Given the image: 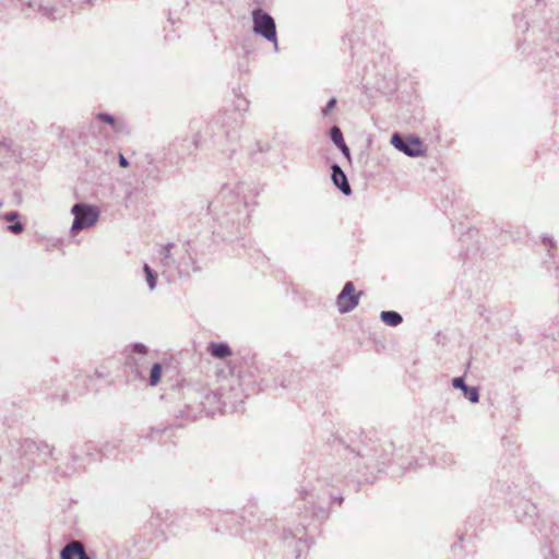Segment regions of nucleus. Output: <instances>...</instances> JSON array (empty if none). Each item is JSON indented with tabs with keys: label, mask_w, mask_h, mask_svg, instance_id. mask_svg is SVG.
Listing matches in <instances>:
<instances>
[{
	"label": "nucleus",
	"mask_w": 559,
	"mask_h": 559,
	"mask_svg": "<svg viewBox=\"0 0 559 559\" xmlns=\"http://www.w3.org/2000/svg\"><path fill=\"white\" fill-rule=\"evenodd\" d=\"M203 386L185 385L182 386V405L178 408L175 417L185 423L197 420L203 413Z\"/></svg>",
	"instance_id": "obj_5"
},
{
	"label": "nucleus",
	"mask_w": 559,
	"mask_h": 559,
	"mask_svg": "<svg viewBox=\"0 0 559 559\" xmlns=\"http://www.w3.org/2000/svg\"><path fill=\"white\" fill-rule=\"evenodd\" d=\"M536 4L535 2V7L525 5L521 12L513 13L512 19L518 34L524 35L532 26L538 25Z\"/></svg>",
	"instance_id": "obj_11"
},
{
	"label": "nucleus",
	"mask_w": 559,
	"mask_h": 559,
	"mask_svg": "<svg viewBox=\"0 0 559 559\" xmlns=\"http://www.w3.org/2000/svg\"><path fill=\"white\" fill-rule=\"evenodd\" d=\"M249 108V100L237 96L231 111H219L206 126L205 133L215 143L221 144L223 140L234 143L239 139V128L242 123V114Z\"/></svg>",
	"instance_id": "obj_4"
},
{
	"label": "nucleus",
	"mask_w": 559,
	"mask_h": 559,
	"mask_svg": "<svg viewBox=\"0 0 559 559\" xmlns=\"http://www.w3.org/2000/svg\"><path fill=\"white\" fill-rule=\"evenodd\" d=\"M133 557L129 543L114 546L107 551V559H132Z\"/></svg>",
	"instance_id": "obj_26"
},
{
	"label": "nucleus",
	"mask_w": 559,
	"mask_h": 559,
	"mask_svg": "<svg viewBox=\"0 0 559 559\" xmlns=\"http://www.w3.org/2000/svg\"><path fill=\"white\" fill-rule=\"evenodd\" d=\"M24 449L31 453H37L38 459L44 462L53 455V448L45 441L26 440Z\"/></svg>",
	"instance_id": "obj_19"
},
{
	"label": "nucleus",
	"mask_w": 559,
	"mask_h": 559,
	"mask_svg": "<svg viewBox=\"0 0 559 559\" xmlns=\"http://www.w3.org/2000/svg\"><path fill=\"white\" fill-rule=\"evenodd\" d=\"M390 142L394 148L408 157H420L425 155L423 142L416 135H403L395 132L391 135Z\"/></svg>",
	"instance_id": "obj_10"
},
{
	"label": "nucleus",
	"mask_w": 559,
	"mask_h": 559,
	"mask_svg": "<svg viewBox=\"0 0 559 559\" xmlns=\"http://www.w3.org/2000/svg\"><path fill=\"white\" fill-rule=\"evenodd\" d=\"M143 271L146 277L148 288L151 290L155 289L157 285V273L146 263L143 266Z\"/></svg>",
	"instance_id": "obj_33"
},
{
	"label": "nucleus",
	"mask_w": 559,
	"mask_h": 559,
	"mask_svg": "<svg viewBox=\"0 0 559 559\" xmlns=\"http://www.w3.org/2000/svg\"><path fill=\"white\" fill-rule=\"evenodd\" d=\"M343 500H344L343 496H341V495H337V496L332 495V504L337 503L338 506H341L343 503Z\"/></svg>",
	"instance_id": "obj_41"
},
{
	"label": "nucleus",
	"mask_w": 559,
	"mask_h": 559,
	"mask_svg": "<svg viewBox=\"0 0 559 559\" xmlns=\"http://www.w3.org/2000/svg\"><path fill=\"white\" fill-rule=\"evenodd\" d=\"M148 353V348L143 343H132L130 345V353L127 356V364L129 366H135L138 367L140 364H142Z\"/></svg>",
	"instance_id": "obj_20"
},
{
	"label": "nucleus",
	"mask_w": 559,
	"mask_h": 559,
	"mask_svg": "<svg viewBox=\"0 0 559 559\" xmlns=\"http://www.w3.org/2000/svg\"><path fill=\"white\" fill-rule=\"evenodd\" d=\"M163 366L160 362H154L150 370V378H148V384L151 386H155L159 381L162 377Z\"/></svg>",
	"instance_id": "obj_31"
},
{
	"label": "nucleus",
	"mask_w": 559,
	"mask_h": 559,
	"mask_svg": "<svg viewBox=\"0 0 559 559\" xmlns=\"http://www.w3.org/2000/svg\"><path fill=\"white\" fill-rule=\"evenodd\" d=\"M20 213L16 211L0 213V218L10 222L7 229L13 235H20L24 231V225L20 221Z\"/></svg>",
	"instance_id": "obj_24"
},
{
	"label": "nucleus",
	"mask_w": 559,
	"mask_h": 559,
	"mask_svg": "<svg viewBox=\"0 0 559 559\" xmlns=\"http://www.w3.org/2000/svg\"><path fill=\"white\" fill-rule=\"evenodd\" d=\"M380 320L388 326H397L403 322L401 313L394 310H383L380 312Z\"/></svg>",
	"instance_id": "obj_27"
},
{
	"label": "nucleus",
	"mask_w": 559,
	"mask_h": 559,
	"mask_svg": "<svg viewBox=\"0 0 559 559\" xmlns=\"http://www.w3.org/2000/svg\"><path fill=\"white\" fill-rule=\"evenodd\" d=\"M173 242H168L167 245L163 246L159 250L160 261L164 266H170L173 263L171 259V249L174 248Z\"/></svg>",
	"instance_id": "obj_32"
},
{
	"label": "nucleus",
	"mask_w": 559,
	"mask_h": 559,
	"mask_svg": "<svg viewBox=\"0 0 559 559\" xmlns=\"http://www.w3.org/2000/svg\"><path fill=\"white\" fill-rule=\"evenodd\" d=\"M543 243L545 245L547 249V254L549 259H554L555 257V250H556V242L552 237L545 235L543 237Z\"/></svg>",
	"instance_id": "obj_35"
},
{
	"label": "nucleus",
	"mask_w": 559,
	"mask_h": 559,
	"mask_svg": "<svg viewBox=\"0 0 559 559\" xmlns=\"http://www.w3.org/2000/svg\"><path fill=\"white\" fill-rule=\"evenodd\" d=\"M174 38H175V36L170 35V34L165 35L166 40H173Z\"/></svg>",
	"instance_id": "obj_44"
},
{
	"label": "nucleus",
	"mask_w": 559,
	"mask_h": 559,
	"mask_svg": "<svg viewBox=\"0 0 559 559\" xmlns=\"http://www.w3.org/2000/svg\"><path fill=\"white\" fill-rule=\"evenodd\" d=\"M23 203V195L20 190H15L10 200V204L14 206H20Z\"/></svg>",
	"instance_id": "obj_37"
},
{
	"label": "nucleus",
	"mask_w": 559,
	"mask_h": 559,
	"mask_svg": "<svg viewBox=\"0 0 559 559\" xmlns=\"http://www.w3.org/2000/svg\"><path fill=\"white\" fill-rule=\"evenodd\" d=\"M60 559H93L81 542L73 540L60 550Z\"/></svg>",
	"instance_id": "obj_17"
},
{
	"label": "nucleus",
	"mask_w": 559,
	"mask_h": 559,
	"mask_svg": "<svg viewBox=\"0 0 559 559\" xmlns=\"http://www.w3.org/2000/svg\"><path fill=\"white\" fill-rule=\"evenodd\" d=\"M108 378H109V372L107 370H105L104 368H97L93 376L87 377L86 380L88 383H86V389L96 391L97 390V385L95 383L96 379L107 381Z\"/></svg>",
	"instance_id": "obj_29"
},
{
	"label": "nucleus",
	"mask_w": 559,
	"mask_h": 559,
	"mask_svg": "<svg viewBox=\"0 0 559 559\" xmlns=\"http://www.w3.org/2000/svg\"><path fill=\"white\" fill-rule=\"evenodd\" d=\"M182 426H183V423H180V424L176 425V428L182 427ZM174 428H175L174 425L152 426V427H150L147 429V431L142 430L140 437L141 438H145V439H150L152 441L165 442L166 441V437L168 438L169 432L173 431Z\"/></svg>",
	"instance_id": "obj_16"
},
{
	"label": "nucleus",
	"mask_w": 559,
	"mask_h": 559,
	"mask_svg": "<svg viewBox=\"0 0 559 559\" xmlns=\"http://www.w3.org/2000/svg\"><path fill=\"white\" fill-rule=\"evenodd\" d=\"M525 43V38H519L516 41L518 49Z\"/></svg>",
	"instance_id": "obj_43"
},
{
	"label": "nucleus",
	"mask_w": 559,
	"mask_h": 559,
	"mask_svg": "<svg viewBox=\"0 0 559 559\" xmlns=\"http://www.w3.org/2000/svg\"><path fill=\"white\" fill-rule=\"evenodd\" d=\"M334 447L347 460L350 471L364 473L374 469L385 472L391 477H401L406 469L413 468L416 462L413 457H406L408 449L401 447L395 449L393 442L377 443L370 441L359 447H352L342 438H334Z\"/></svg>",
	"instance_id": "obj_2"
},
{
	"label": "nucleus",
	"mask_w": 559,
	"mask_h": 559,
	"mask_svg": "<svg viewBox=\"0 0 559 559\" xmlns=\"http://www.w3.org/2000/svg\"><path fill=\"white\" fill-rule=\"evenodd\" d=\"M95 118L104 123H107L111 127L112 131L118 132L120 130V123L116 119V117L111 114L107 112H98Z\"/></svg>",
	"instance_id": "obj_30"
},
{
	"label": "nucleus",
	"mask_w": 559,
	"mask_h": 559,
	"mask_svg": "<svg viewBox=\"0 0 559 559\" xmlns=\"http://www.w3.org/2000/svg\"><path fill=\"white\" fill-rule=\"evenodd\" d=\"M22 5V11L29 16L32 13L40 14L43 17L56 20V13L59 11V4L66 7L67 3H79L80 5L86 4L92 7L97 0H19Z\"/></svg>",
	"instance_id": "obj_6"
},
{
	"label": "nucleus",
	"mask_w": 559,
	"mask_h": 559,
	"mask_svg": "<svg viewBox=\"0 0 559 559\" xmlns=\"http://www.w3.org/2000/svg\"><path fill=\"white\" fill-rule=\"evenodd\" d=\"M144 160L146 166L144 168V180L157 182L162 178V169L156 164V159L152 154H145Z\"/></svg>",
	"instance_id": "obj_21"
},
{
	"label": "nucleus",
	"mask_w": 559,
	"mask_h": 559,
	"mask_svg": "<svg viewBox=\"0 0 559 559\" xmlns=\"http://www.w3.org/2000/svg\"><path fill=\"white\" fill-rule=\"evenodd\" d=\"M0 145L3 146L5 150H10L11 147V143H8L7 141H2Z\"/></svg>",
	"instance_id": "obj_42"
},
{
	"label": "nucleus",
	"mask_w": 559,
	"mask_h": 559,
	"mask_svg": "<svg viewBox=\"0 0 559 559\" xmlns=\"http://www.w3.org/2000/svg\"><path fill=\"white\" fill-rule=\"evenodd\" d=\"M207 350L217 359H226L233 355V350L226 342H211L207 346Z\"/></svg>",
	"instance_id": "obj_25"
},
{
	"label": "nucleus",
	"mask_w": 559,
	"mask_h": 559,
	"mask_svg": "<svg viewBox=\"0 0 559 559\" xmlns=\"http://www.w3.org/2000/svg\"><path fill=\"white\" fill-rule=\"evenodd\" d=\"M337 148L341 151V153L344 155V157H346L348 160H350V150L346 143H344V145L338 146Z\"/></svg>",
	"instance_id": "obj_39"
},
{
	"label": "nucleus",
	"mask_w": 559,
	"mask_h": 559,
	"mask_svg": "<svg viewBox=\"0 0 559 559\" xmlns=\"http://www.w3.org/2000/svg\"><path fill=\"white\" fill-rule=\"evenodd\" d=\"M203 414H214L216 409L221 408V395L217 392L203 386Z\"/></svg>",
	"instance_id": "obj_22"
},
{
	"label": "nucleus",
	"mask_w": 559,
	"mask_h": 559,
	"mask_svg": "<svg viewBox=\"0 0 559 559\" xmlns=\"http://www.w3.org/2000/svg\"><path fill=\"white\" fill-rule=\"evenodd\" d=\"M73 223L70 228L71 235H76L82 229L94 226L99 218V210L96 205L78 202L71 209Z\"/></svg>",
	"instance_id": "obj_9"
},
{
	"label": "nucleus",
	"mask_w": 559,
	"mask_h": 559,
	"mask_svg": "<svg viewBox=\"0 0 559 559\" xmlns=\"http://www.w3.org/2000/svg\"><path fill=\"white\" fill-rule=\"evenodd\" d=\"M299 498L304 502V511L300 516L302 522L295 526L284 528L282 540L287 551L295 558L300 559L310 548L307 527L308 520L321 524L330 516L332 506V493L321 490L312 485L302 487L299 490Z\"/></svg>",
	"instance_id": "obj_3"
},
{
	"label": "nucleus",
	"mask_w": 559,
	"mask_h": 559,
	"mask_svg": "<svg viewBox=\"0 0 559 559\" xmlns=\"http://www.w3.org/2000/svg\"><path fill=\"white\" fill-rule=\"evenodd\" d=\"M258 194L252 181L233 178L222 185L218 194L209 203V211L226 230L224 238L230 241L243 238Z\"/></svg>",
	"instance_id": "obj_1"
},
{
	"label": "nucleus",
	"mask_w": 559,
	"mask_h": 559,
	"mask_svg": "<svg viewBox=\"0 0 559 559\" xmlns=\"http://www.w3.org/2000/svg\"><path fill=\"white\" fill-rule=\"evenodd\" d=\"M211 516V524L216 532L229 531L234 533V526L238 523V516L234 513L212 512L206 509L203 511V515Z\"/></svg>",
	"instance_id": "obj_13"
},
{
	"label": "nucleus",
	"mask_w": 559,
	"mask_h": 559,
	"mask_svg": "<svg viewBox=\"0 0 559 559\" xmlns=\"http://www.w3.org/2000/svg\"><path fill=\"white\" fill-rule=\"evenodd\" d=\"M361 293L356 294L355 285L348 281L336 297V305L340 313L345 314L354 310L360 299Z\"/></svg>",
	"instance_id": "obj_12"
},
{
	"label": "nucleus",
	"mask_w": 559,
	"mask_h": 559,
	"mask_svg": "<svg viewBox=\"0 0 559 559\" xmlns=\"http://www.w3.org/2000/svg\"><path fill=\"white\" fill-rule=\"evenodd\" d=\"M337 104V99L335 97H331L325 106L321 109V114L323 117H328L330 112L335 108Z\"/></svg>",
	"instance_id": "obj_36"
},
{
	"label": "nucleus",
	"mask_w": 559,
	"mask_h": 559,
	"mask_svg": "<svg viewBox=\"0 0 559 559\" xmlns=\"http://www.w3.org/2000/svg\"><path fill=\"white\" fill-rule=\"evenodd\" d=\"M117 444L114 443L112 445L106 444L99 450H97L96 445L93 442H86L81 450V454H83L88 461L90 459H94L95 454L99 453L103 456H108L114 453L116 450Z\"/></svg>",
	"instance_id": "obj_23"
},
{
	"label": "nucleus",
	"mask_w": 559,
	"mask_h": 559,
	"mask_svg": "<svg viewBox=\"0 0 559 559\" xmlns=\"http://www.w3.org/2000/svg\"><path fill=\"white\" fill-rule=\"evenodd\" d=\"M515 513L518 518L523 516L524 519L533 520L537 515V507L531 501H523L522 506H519L515 510Z\"/></svg>",
	"instance_id": "obj_28"
},
{
	"label": "nucleus",
	"mask_w": 559,
	"mask_h": 559,
	"mask_svg": "<svg viewBox=\"0 0 559 559\" xmlns=\"http://www.w3.org/2000/svg\"><path fill=\"white\" fill-rule=\"evenodd\" d=\"M495 490L496 491H499L503 495H507L508 492H510L511 490V486L510 485H507L506 486V489H504V484H501V481L499 480L496 486H495Z\"/></svg>",
	"instance_id": "obj_38"
},
{
	"label": "nucleus",
	"mask_w": 559,
	"mask_h": 559,
	"mask_svg": "<svg viewBox=\"0 0 559 559\" xmlns=\"http://www.w3.org/2000/svg\"><path fill=\"white\" fill-rule=\"evenodd\" d=\"M329 136L336 147L344 145L345 143L343 133L337 126H334L330 129Z\"/></svg>",
	"instance_id": "obj_34"
},
{
	"label": "nucleus",
	"mask_w": 559,
	"mask_h": 559,
	"mask_svg": "<svg viewBox=\"0 0 559 559\" xmlns=\"http://www.w3.org/2000/svg\"><path fill=\"white\" fill-rule=\"evenodd\" d=\"M331 180L336 189L344 195L349 197L353 193L348 178L342 167L337 163L331 165Z\"/></svg>",
	"instance_id": "obj_14"
},
{
	"label": "nucleus",
	"mask_w": 559,
	"mask_h": 559,
	"mask_svg": "<svg viewBox=\"0 0 559 559\" xmlns=\"http://www.w3.org/2000/svg\"><path fill=\"white\" fill-rule=\"evenodd\" d=\"M71 464H68L66 467L59 465L56 468V474L61 477H68L71 474L78 472L83 468L88 460L81 453L76 452L74 449L70 451Z\"/></svg>",
	"instance_id": "obj_15"
},
{
	"label": "nucleus",
	"mask_w": 559,
	"mask_h": 559,
	"mask_svg": "<svg viewBox=\"0 0 559 559\" xmlns=\"http://www.w3.org/2000/svg\"><path fill=\"white\" fill-rule=\"evenodd\" d=\"M3 206V201L0 199V207Z\"/></svg>",
	"instance_id": "obj_47"
},
{
	"label": "nucleus",
	"mask_w": 559,
	"mask_h": 559,
	"mask_svg": "<svg viewBox=\"0 0 559 559\" xmlns=\"http://www.w3.org/2000/svg\"><path fill=\"white\" fill-rule=\"evenodd\" d=\"M452 386L456 390H461L463 396L471 403L475 404L479 402V388L466 384L465 378L463 376L453 378Z\"/></svg>",
	"instance_id": "obj_18"
},
{
	"label": "nucleus",
	"mask_w": 559,
	"mask_h": 559,
	"mask_svg": "<svg viewBox=\"0 0 559 559\" xmlns=\"http://www.w3.org/2000/svg\"><path fill=\"white\" fill-rule=\"evenodd\" d=\"M226 151L230 152V154H231V153L236 152V148L235 147H227Z\"/></svg>",
	"instance_id": "obj_45"
},
{
	"label": "nucleus",
	"mask_w": 559,
	"mask_h": 559,
	"mask_svg": "<svg viewBox=\"0 0 559 559\" xmlns=\"http://www.w3.org/2000/svg\"><path fill=\"white\" fill-rule=\"evenodd\" d=\"M201 139L200 133H195L192 136L176 138L169 144L163 158L169 160L171 164L178 165L186 158L194 155L200 146Z\"/></svg>",
	"instance_id": "obj_7"
},
{
	"label": "nucleus",
	"mask_w": 559,
	"mask_h": 559,
	"mask_svg": "<svg viewBox=\"0 0 559 559\" xmlns=\"http://www.w3.org/2000/svg\"><path fill=\"white\" fill-rule=\"evenodd\" d=\"M238 70L245 71V68L241 64H239Z\"/></svg>",
	"instance_id": "obj_46"
},
{
	"label": "nucleus",
	"mask_w": 559,
	"mask_h": 559,
	"mask_svg": "<svg viewBox=\"0 0 559 559\" xmlns=\"http://www.w3.org/2000/svg\"><path fill=\"white\" fill-rule=\"evenodd\" d=\"M118 163H119V166L122 168H127L130 165L128 158L122 154H119Z\"/></svg>",
	"instance_id": "obj_40"
},
{
	"label": "nucleus",
	"mask_w": 559,
	"mask_h": 559,
	"mask_svg": "<svg viewBox=\"0 0 559 559\" xmlns=\"http://www.w3.org/2000/svg\"><path fill=\"white\" fill-rule=\"evenodd\" d=\"M252 31L255 35L261 36L274 46V51H278V40L276 32V23L273 16L264 11L262 8L257 7L251 11Z\"/></svg>",
	"instance_id": "obj_8"
}]
</instances>
